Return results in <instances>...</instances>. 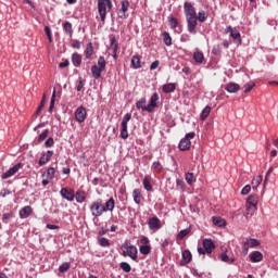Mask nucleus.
Wrapping results in <instances>:
<instances>
[{
  "instance_id": "f257e3e1",
  "label": "nucleus",
  "mask_w": 278,
  "mask_h": 278,
  "mask_svg": "<svg viewBox=\"0 0 278 278\" xmlns=\"http://www.w3.org/2000/svg\"><path fill=\"white\" fill-rule=\"evenodd\" d=\"M184 12L189 34H197V25H199V23L197 22V11L194 10L192 2L186 1L184 3Z\"/></svg>"
},
{
  "instance_id": "f03ea898",
  "label": "nucleus",
  "mask_w": 278,
  "mask_h": 278,
  "mask_svg": "<svg viewBox=\"0 0 278 278\" xmlns=\"http://www.w3.org/2000/svg\"><path fill=\"white\" fill-rule=\"evenodd\" d=\"M112 0H98V12L102 23H105V16H108V10H112Z\"/></svg>"
},
{
  "instance_id": "7ed1b4c3",
  "label": "nucleus",
  "mask_w": 278,
  "mask_h": 278,
  "mask_svg": "<svg viewBox=\"0 0 278 278\" xmlns=\"http://www.w3.org/2000/svg\"><path fill=\"white\" fill-rule=\"evenodd\" d=\"M123 253L122 255L124 257H130L134 262L138 260V248L136 245H129V243L125 242L122 244Z\"/></svg>"
},
{
  "instance_id": "20e7f679",
  "label": "nucleus",
  "mask_w": 278,
  "mask_h": 278,
  "mask_svg": "<svg viewBox=\"0 0 278 278\" xmlns=\"http://www.w3.org/2000/svg\"><path fill=\"white\" fill-rule=\"evenodd\" d=\"M91 215L96 218H99V216H103V213H105L103 208V200L98 199L94 202L91 203L89 207Z\"/></svg>"
},
{
  "instance_id": "39448f33",
  "label": "nucleus",
  "mask_w": 278,
  "mask_h": 278,
  "mask_svg": "<svg viewBox=\"0 0 278 278\" xmlns=\"http://www.w3.org/2000/svg\"><path fill=\"white\" fill-rule=\"evenodd\" d=\"M241 247H242L241 253L243 255H249V250L250 249H257V247H260V240L249 238V239H247L245 241H243L241 243Z\"/></svg>"
},
{
  "instance_id": "423d86ee",
  "label": "nucleus",
  "mask_w": 278,
  "mask_h": 278,
  "mask_svg": "<svg viewBox=\"0 0 278 278\" xmlns=\"http://www.w3.org/2000/svg\"><path fill=\"white\" fill-rule=\"evenodd\" d=\"M257 203H260V197L257 194H251L247 199V210L248 214H253L257 211Z\"/></svg>"
},
{
  "instance_id": "0eeeda50",
  "label": "nucleus",
  "mask_w": 278,
  "mask_h": 278,
  "mask_svg": "<svg viewBox=\"0 0 278 278\" xmlns=\"http://www.w3.org/2000/svg\"><path fill=\"white\" fill-rule=\"evenodd\" d=\"M129 121H131V114L126 113L122 119L121 138H123V140L129 138V132L127 131V123H129Z\"/></svg>"
},
{
  "instance_id": "6e6552de",
  "label": "nucleus",
  "mask_w": 278,
  "mask_h": 278,
  "mask_svg": "<svg viewBox=\"0 0 278 278\" xmlns=\"http://www.w3.org/2000/svg\"><path fill=\"white\" fill-rule=\"evenodd\" d=\"M21 168H23V163L15 164L13 167L2 173L1 179H10V177H14V174L21 170Z\"/></svg>"
},
{
  "instance_id": "1a4fd4ad",
  "label": "nucleus",
  "mask_w": 278,
  "mask_h": 278,
  "mask_svg": "<svg viewBox=\"0 0 278 278\" xmlns=\"http://www.w3.org/2000/svg\"><path fill=\"white\" fill-rule=\"evenodd\" d=\"M88 118V113L86 112V108L78 106L75 111V121L77 123H84Z\"/></svg>"
},
{
  "instance_id": "9d476101",
  "label": "nucleus",
  "mask_w": 278,
  "mask_h": 278,
  "mask_svg": "<svg viewBox=\"0 0 278 278\" xmlns=\"http://www.w3.org/2000/svg\"><path fill=\"white\" fill-rule=\"evenodd\" d=\"M60 194L65 201H75V190L71 188H62Z\"/></svg>"
},
{
  "instance_id": "9b49d317",
  "label": "nucleus",
  "mask_w": 278,
  "mask_h": 278,
  "mask_svg": "<svg viewBox=\"0 0 278 278\" xmlns=\"http://www.w3.org/2000/svg\"><path fill=\"white\" fill-rule=\"evenodd\" d=\"M202 247L207 253V255H211V253H213V251L216 249V244L212 239H203Z\"/></svg>"
},
{
  "instance_id": "f8f14e48",
  "label": "nucleus",
  "mask_w": 278,
  "mask_h": 278,
  "mask_svg": "<svg viewBox=\"0 0 278 278\" xmlns=\"http://www.w3.org/2000/svg\"><path fill=\"white\" fill-rule=\"evenodd\" d=\"M51 157H53V151L48 150L47 152H42L38 161V165L45 166V164H47L48 162H51Z\"/></svg>"
},
{
  "instance_id": "ddd939ff",
  "label": "nucleus",
  "mask_w": 278,
  "mask_h": 278,
  "mask_svg": "<svg viewBox=\"0 0 278 278\" xmlns=\"http://www.w3.org/2000/svg\"><path fill=\"white\" fill-rule=\"evenodd\" d=\"M129 10V0H123L122 7L117 12L118 18H127V11Z\"/></svg>"
},
{
  "instance_id": "4468645a",
  "label": "nucleus",
  "mask_w": 278,
  "mask_h": 278,
  "mask_svg": "<svg viewBox=\"0 0 278 278\" xmlns=\"http://www.w3.org/2000/svg\"><path fill=\"white\" fill-rule=\"evenodd\" d=\"M157 101H160V96L157 94V92H154L151 98H150V102L148 104V112L151 113L155 110V108H157Z\"/></svg>"
},
{
  "instance_id": "2eb2a0df",
  "label": "nucleus",
  "mask_w": 278,
  "mask_h": 278,
  "mask_svg": "<svg viewBox=\"0 0 278 278\" xmlns=\"http://www.w3.org/2000/svg\"><path fill=\"white\" fill-rule=\"evenodd\" d=\"M192 262V252L190 250L182 251V258L180 261V266H188Z\"/></svg>"
},
{
  "instance_id": "dca6fc26",
  "label": "nucleus",
  "mask_w": 278,
  "mask_h": 278,
  "mask_svg": "<svg viewBox=\"0 0 278 278\" xmlns=\"http://www.w3.org/2000/svg\"><path fill=\"white\" fill-rule=\"evenodd\" d=\"M148 225H149V229H151L152 231H159V229L162 227L160 225V218L157 217L150 218L148 222Z\"/></svg>"
},
{
  "instance_id": "f3484780",
  "label": "nucleus",
  "mask_w": 278,
  "mask_h": 278,
  "mask_svg": "<svg viewBox=\"0 0 278 278\" xmlns=\"http://www.w3.org/2000/svg\"><path fill=\"white\" fill-rule=\"evenodd\" d=\"M33 212L34 210L31 208V206L26 205L20 210L18 212L20 218H29Z\"/></svg>"
},
{
  "instance_id": "a211bd4d",
  "label": "nucleus",
  "mask_w": 278,
  "mask_h": 278,
  "mask_svg": "<svg viewBox=\"0 0 278 278\" xmlns=\"http://www.w3.org/2000/svg\"><path fill=\"white\" fill-rule=\"evenodd\" d=\"M262 260H264V254H262L260 251H253L250 254V262L253 264H257L258 262H262Z\"/></svg>"
},
{
  "instance_id": "6ab92c4d",
  "label": "nucleus",
  "mask_w": 278,
  "mask_h": 278,
  "mask_svg": "<svg viewBox=\"0 0 278 278\" xmlns=\"http://www.w3.org/2000/svg\"><path fill=\"white\" fill-rule=\"evenodd\" d=\"M190 147H192V142L188 138H182L178 144L180 151H190Z\"/></svg>"
},
{
  "instance_id": "aec40b11",
  "label": "nucleus",
  "mask_w": 278,
  "mask_h": 278,
  "mask_svg": "<svg viewBox=\"0 0 278 278\" xmlns=\"http://www.w3.org/2000/svg\"><path fill=\"white\" fill-rule=\"evenodd\" d=\"M114 207H116V202L114 201V198H110L105 205H103L104 212H114Z\"/></svg>"
},
{
  "instance_id": "412c9836",
  "label": "nucleus",
  "mask_w": 278,
  "mask_h": 278,
  "mask_svg": "<svg viewBox=\"0 0 278 278\" xmlns=\"http://www.w3.org/2000/svg\"><path fill=\"white\" fill-rule=\"evenodd\" d=\"M193 60L197 62V64H203L205 55H203V52H201L199 49H195L193 52Z\"/></svg>"
},
{
  "instance_id": "4be33fe9",
  "label": "nucleus",
  "mask_w": 278,
  "mask_h": 278,
  "mask_svg": "<svg viewBox=\"0 0 278 278\" xmlns=\"http://www.w3.org/2000/svg\"><path fill=\"white\" fill-rule=\"evenodd\" d=\"M137 110H142L143 112H149V105H147V98H141L136 102Z\"/></svg>"
},
{
  "instance_id": "5701e85b",
  "label": "nucleus",
  "mask_w": 278,
  "mask_h": 278,
  "mask_svg": "<svg viewBox=\"0 0 278 278\" xmlns=\"http://www.w3.org/2000/svg\"><path fill=\"white\" fill-rule=\"evenodd\" d=\"M110 48L113 49V59L116 60L118 58L116 54L118 52V42L116 41V37L111 38Z\"/></svg>"
},
{
  "instance_id": "b1692460",
  "label": "nucleus",
  "mask_w": 278,
  "mask_h": 278,
  "mask_svg": "<svg viewBox=\"0 0 278 278\" xmlns=\"http://www.w3.org/2000/svg\"><path fill=\"white\" fill-rule=\"evenodd\" d=\"M225 90L230 93H236L238 90H240V85L236 83H229L226 85Z\"/></svg>"
},
{
  "instance_id": "393cba45",
  "label": "nucleus",
  "mask_w": 278,
  "mask_h": 278,
  "mask_svg": "<svg viewBox=\"0 0 278 278\" xmlns=\"http://www.w3.org/2000/svg\"><path fill=\"white\" fill-rule=\"evenodd\" d=\"M101 73H103V70H101V67H99L98 65L91 66V74H92L93 79H100Z\"/></svg>"
},
{
  "instance_id": "a878e982",
  "label": "nucleus",
  "mask_w": 278,
  "mask_h": 278,
  "mask_svg": "<svg viewBox=\"0 0 278 278\" xmlns=\"http://www.w3.org/2000/svg\"><path fill=\"white\" fill-rule=\"evenodd\" d=\"M174 90H177V86L173 83H168L163 86V92L165 94H170Z\"/></svg>"
},
{
  "instance_id": "bb28decb",
  "label": "nucleus",
  "mask_w": 278,
  "mask_h": 278,
  "mask_svg": "<svg viewBox=\"0 0 278 278\" xmlns=\"http://www.w3.org/2000/svg\"><path fill=\"white\" fill-rule=\"evenodd\" d=\"M140 55H134L131 58L130 64L132 66V68L138 70V68H142V65L140 64Z\"/></svg>"
},
{
  "instance_id": "cd10ccee",
  "label": "nucleus",
  "mask_w": 278,
  "mask_h": 278,
  "mask_svg": "<svg viewBox=\"0 0 278 278\" xmlns=\"http://www.w3.org/2000/svg\"><path fill=\"white\" fill-rule=\"evenodd\" d=\"M163 36V42L166 47H170V45H173V37H170V33L168 31H164L162 34Z\"/></svg>"
},
{
  "instance_id": "c85d7f7f",
  "label": "nucleus",
  "mask_w": 278,
  "mask_h": 278,
  "mask_svg": "<svg viewBox=\"0 0 278 278\" xmlns=\"http://www.w3.org/2000/svg\"><path fill=\"white\" fill-rule=\"evenodd\" d=\"M218 257L220 262H225L226 264H233V262H236L235 257L229 258V255L225 252H223Z\"/></svg>"
},
{
  "instance_id": "c756f323",
  "label": "nucleus",
  "mask_w": 278,
  "mask_h": 278,
  "mask_svg": "<svg viewBox=\"0 0 278 278\" xmlns=\"http://www.w3.org/2000/svg\"><path fill=\"white\" fill-rule=\"evenodd\" d=\"M74 197L77 203H84L86 201V191L78 190Z\"/></svg>"
},
{
  "instance_id": "7c9ffc66",
  "label": "nucleus",
  "mask_w": 278,
  "mask_h": 278,
  "mask_svg": "<svg viewBox=\"0 0 278 278\" xmlns=\"http://www.w3.org/2000/svg\"><path fill=\"white\" fill-rule=\"evenodd\" d=\"M213 224L216 227H226L227 226V222L224 218L216 217V216L213 217Z\"/></svg>"
},
{
  "instance_id": "2f4dec72",
  "label": "nucleus",
  "mask_w": 278,
  "mask_h": 278,
  "mask_svg": "<svg viewBox=\"0 0 278 278\" xmlns=\"http://www.w3.org/2000/svg\"><path fill=\"white\" fill-rule=\"evenodd\" d=\"M185 179L188 186H192L197 181V178H194V174L190 172L185 174Z\"/></svg>"
},
{
  "instance_id": "473e14b6",
  "label": "nucleus",
  "mask_w": 278,
  "mask_h": 278,
  "mask_svg": "<svg viewBox=\"0 0 278 278\" xmlns=\"http://www.w3.org/2000/svg\"><path fill=\"white\" fill-rule=\"evenodd\" d=\"M142 185L144 190H147V192H152L153 191V186L151 185V181L149 180V177H144L142 180Z\"/></svg>"
},
{
  "instance_id": "72a5a7b5",
  "label": "nucleus",
  "mask_w": 278,
  "mask_h": 278,
  "mask_svg": "<svg viewBox=\"0 0 278 278\" xmlns=\"http://www.w3.org/2000/svg\"><path fill=\"white\" fill-rule=\"evenodd\" d=\"M92 51H93L92 42H88L87 47H86V50H85L86 60H90L92 58Z\"/></svg>"
},
{
  "instance_id": "f704fd0d",
  "label": "nucleus",
  "mask_w": 278,
  "mask_h": 278,
  "mask_svg": "<svg viewBox=\"0 0 278 278\" xmlns=\"http://www.w3.org/2000/svg\"><path fill=\"white\" fill-rule=\"evenodd\" d=\"M72 62L74 66H81V55L79 53H74L72 55Z\"/></svg>"
},
{
  "instance_id": "c9c22d12",
  "label": "nucleus",
  "mask_w": 278,
  "mask_h": 278,
  "mask_svg": "<svg viewBox=\"0 0 278 278\" xmlns=\"http://www.w3.org/2000/svg\"><path fill=\"white\" fill-rule=\"evenodd\" d=\"M210 112H212V108L210 105H206L200 115L201 121H205V118H207V116H210Z\"/></svg>"
},
{
  "instance_id": "e433bc0d",
  "label": "nucleus",
  "mask_w": 278,
  "mask_h": 278,
  "mask_svg": "<svg viewBox=\"0 0 278 278\" xmlns=\"http://www.w3.org/2000/svg\"><path fill=\"white\" fill-rule=\"evenodd\" d=\"M140 197H141L140 189H134V191H132V199H134V202L137 205H140Z\"/></svg>"
},
{
  "instance_id": "4c0bfd02",
  "label": "nucleus",
  "mask_w": 278,
  "mask_h": 278,
  "mask_svg": "<svg viewBox=\"0 0 278 278\" xmlns=\"http://www.w3.org/2000/svg\"><path fill=\"white\" fill-rule=\"evenodd\" d=\"M197 21H199V23H205V21H207V13H205V11H199Z\"/></svg>"
},
{
  "instance_id": "58836bf2",
  "label": "nucleus",
  "mask_w": 278,
  "mask_h": 278,
  "mask_svg": "<svg viewBox=\"0 0 278 278\" xmlns=\"http://www.w3.org/2000/svg\"><path fill=\"white\" fill-rule=\"evenodd\" d=\"M262 181H263V178H262L261 175L254 177V178L252 179V188H253V190H255L256 188H258V187H260V184H262Z\"/></svg>"
},
{
  "instance_id": "ea45409f",
  "label": "nucleus",
  "mask_w": 278,
  "mask_h": 278,
  "mask_svg": "<svg viewBox=\"0 0 278 278\" xmlns=\"http://www.w3.org/2000/svg\"><path fill=\"white\" fill-rule=\"evenodd\" d=\"M230 38H232V40L237 41V42H242V38L240 36V33L238 31V29H233L232 33L230 34Z\"/></svg>"
},
{
  "instance_id": "a19ab883",
  "label": "nucleus",
  "mask_w": 278,
  "mask_h": 278,
  "mask_svg": "<svg viewBox=\"0 0 278 278\" xmlns=\"http://www.w3.org/2000/svg\"><path fill=\"white\" fill-rule=\"evenodd\" d=\"M190 233V228H186L182 229L178 232V235L176 236L177 240H184V238H186V236H188Z\"/></svg>"
},
{
  "instance_id": "79ce46f5",
  "label": "nucleus",
  "mask_w": 278,
  "mask_h": 278,
  "mask_svg": "<svg viewBox=\"0 0 278 278\" xmlns=\"http://www.w3.org/2000/svg\"><path fill=\"white\" fill-rule=\"evenodd\" d=\"M43 175L46 179H53V177H55V168L49 167Z\"/></svg>"
},
{
  "instance_id": "37998d69",
  "label": "nucleus",
  "mask_w": 278,
  "mask_h": 278,
  "mask_svg": "<svg viewBox=\"0 0 278 278\" xmlns=\"http://www.w3.org/2000/svg\"><path fill=\"white\" fill-rule=\"evenodd\" d=\"M139 252L141 255H149V253H151V245H140Z\"/></svg>"
},
{
  "instance_id": "c03bdc74",
  "label": "nucleus",
  "mask_w": 278,
  "mask_h": 278,
  "mask_svg": "<svg viewBox=\"0 0 278 278\" xmlns=\"http://www.w3.org/2000/svg\"><path fill=\"white\" fill-rule=\"evenodd\" d=\"M119 268L124 271V273H131V265H129V263L127 262H122L119 264Z\"/></svg>"
},
{
  "instance_id": "a18cd8bd",
  "label": "nucleus",
  "mask_w": 278,
  "mask_h": 278,
  "mask_svg": "<svg viewBox=\"0 0 278 278\" xmlns=\"http://www.w3.org/2000/svg\"><path fill=\"white\" fill-rule=\"evenodd\" d=\"M64 31L68 34L70 36H73V24L71 22H65L63 25Z\"/></svg>"
},
{
  "instance_id": "49530a36",
  "label": "nucleus",
  "mask_w": 278,
  "mask_h": 278,
  "mask_svg": "<svg viewBox=\"0 0 278 278\" xmlns=\"http://www.w3.org/2000/svg\"><path fill=\"white\" fill-rule=\"evenodd\" d=\"M55 108V89L52 92L51 100H50V106H49V113H53V109Z\"/></svg>"
},
{
  "instance_id": "de8ad7c7",
  "label": "nucleus",
  "mask_w": 278,
  "mask_h": 278,
  "mask_svg": "<svg viewBox=\"0 0 278 278\" xmlns=\"http://www.w3.org/2000/svg\"><path fill=\"white\" fill-rule=\"evenodd\" d=\"M71 269V263H68V262H65V263H63L62 265H60V267H59V271L60 273H68V270Z\"/></svg>"
},
{
  "instance_id": "09e8293b",
  "label": "nucleus",
  "mask_w": 278,
  "mask_h": 278,
  "mask_svg": "<svg viewBox=\"0 0 278 278\" xmlns=\"http://www.w3.org/2000/svg\"><path fill=\"white\" fill-rule=\"evenodd\" d=\"M106 62H105V58L104 56H99L98 59V68L105 71V66H106Z\"/></svg>"
},
{
  "instance_id": "8fccbe9b",
  "label": "nucleus",
  "mask_w": 278,
  "mask_h": 278,
  "mask_svg": "<svg viewBox=\"0 0 278 278\" xmlns=\"http://www.w3.org/2000/svg\"><path fill=\"white\" fill-rule=\"evenodd\" d=\"M98 244H100V247H110V240H108L105 237H100L98 238Z\"/></svg>"
},
{
  "instance_id": "3c124183",
  "label": "nucleus",
  "mask_w": 278,
  "mask_h": 278,
  "mask_svg": "<svg viewBox=\"0 0 278 278\" xmlns=\"http://www.w3.org/2000/svg\"><path fill=\"white\" fill-rule=\"evenodd\" d=\"M49 136V129H45L38 137V142H45Z\"/></svg>"
},
{
  "instance_id": "603ef678",
  "label": "nucleus",
  "mask_w": 278,
  "mask_h": 278,
  "mask_svg": "<svg viewBox=\"0 0 278 278\" xmlns=\"http://www.w3.org/2000/svg\"><path fill=\"white\" fill-rule=\"evenodd\" d=\"M168 23L172 29H177V25H179V22L175 17H168Z\"/></svg>"
},
{
  "instance_id": "864d4df0",
  "label": "nucleus",
  "mask_w": 278,
  "mask_h": 278,
  "mask_svg": "<svg viewBox=\"0 0 278 278\" xmlns=\"http://www.w3.org/2000/svg\"><path fill=\"white\" fill-rule=\"evenodd\" d=\"M152 168L153 170H155L156 173H161L162 172V163H160V161H155L153 164H152Z\"/></svg>"
},
{
  "instance_id": "5fc2aeb1",
  "label": "nucleus",
  "mask_w": 278,
  "mask_h": 278,
  "mask_svg": "<svg viewBox=\"0 0 278 278\" xmlns=\"http://www.w3.org/2000/svg\"><path fill=\"white\" fill-rule=\"evenodd\" d=\"M54 144L55 140H53V137H49L45 142L46 149H51V147H53Z\"/></svg>"
},
{
  "instance_id": "6e6d98bb",
  "label": "nucleus",
  "mask_w": 278,
  "mask_h": 278,
  "mask_svg": "<svg viewBox=\"0 0 278 278\" xmlns=\"http://www.w3.org/2000/svg\"><path fill=\"white\" fill-rule=\"evenodd\" d=\"M252 88H255V83H248V84H245L244 85V93L247 94V93L251 92Z\"/></svg>"
},
{
  "instance_id": "4d7b16f0",
  "label": "nucleus",
  "mask_w": 278,
  "mask_h": 278,
  "mask_svg": "<svg viewBox=\"0 0 278 278\" xmlns=\"http://www.w3.org/2000/svg\"><path fill=\"white\" fill-rule=\"evenodd\" d=\"M212 53H213V55H220L223 53V50L220 49V46L219 45L214 46L213 49H212Z\"/></svg>"
},
{
  "instance_id": "13d9d810",
  "label": "nucleus",
  "mask_w": 278,
  "mask_h": 278,
  "mask_svg": "<svg viewBox=\"0 0 278 278\" xmlns=\"http://www.w3.org/2000/svg\"><path fill=\"white\" fill-rule=\"evenodd\" d=\"M150 240H149V237H144L142 236L141 239H140V243H141V247H149Z\"/></svg>"
},
{
  "instance_id": "bf43d9fd",
  "label": "nucleus",
  "mask_w": 278,
  "mask_h": 278,
  "mask_svg": "<svg viewBox=\"0 0 278 278\" xmlns=\"http://www.w3.org/2000/svg\"><path fill=\"white\" fill-rule=\"evenodd\" d=\"M14 216V213H12V212H10V213H4L3 215H2V220H3V223H8V222H5V220H10V218H12Z\"/></svg>"
},
{
  "instance_id": "052dcab7",
  "label": "nucleus",
  "mask_w": 278,
  "mask_h": 278,
  "mask_svg": "<svg viewBox=\"0 0 278 278\" xmlns=\"http://www.w3.org/2000/svg\"><path fill=\"white\" fill-rule=\"evenodd\" d=\"M176 186H177L178 188H180V190H184V188H186V182H184L182 179H177V180H176Z\"/></svg>"
},
{
  "instance_id": "680f3d73",
  "label": "nucleus",
  "mask_w": 278,
  "mask_h": 278,
  "mask_svg": "<svg viewBox=\"0 0 278 278\" xmlns=\"http://www.w3.org/2000/svg\"><path fill=\"white\" fill-rule=\"evenodd\" d=\"M73 49H81V42L77 39H75L72 43Z\"/></svg>"
},
{
  "instance_id": "e2e57ef3",
  "label": "nucleus",
  "mask_w": 278,
  "mask_h": 278,
  "mask_svg": "<svg viewBox=\"0 0 278 278\" xmlns=\"http://www.w3.org/2000/svg\"><path fill=\"white\" fill-rule=\"evenodd\" d=\"M251 192V187L249 185L244 186L241 190V194L247 195Z\"/></svg>"
},
{
  "instance_id": "0e129e2a",
  "label": "nucleus",
  "mask_w": 278,
  "mask_h": 278,
  "mask_svg": "<svg viewBox=\"0 0 278 278\" xmlns=\"http://www.w3.org/2000/svg\"><path fill=\"white\" fill-rule=\"evenodd\" d=\"M189 40H190V35H188V34L181 35V37H180L181 42H189Z\"/></svg>"
},
{
  "instance_id": "69168bd1",
  "label": "nucleus",
  "mask_w": 278,
  "mask_h": 278,
  "mask_svg": "<svg viewBox=\"0 0 278 278\" xmlns=\"http://www.w3.org/2000/svg\"><path fill=\"white\" fill-rule=\"evenodd\" d=\"M160 66V61H154L150 65V71H155Z\"/></svg>"
},
{
  "instance_id": "338daca9",
  "label": "nucleus",
  "mask_w": 278,
  "mask_h": 278,
  "mask_svg": "<svg viewBox=\"0 0 278 278\" xmlns=\"http://www.w3.org/2000/svg\"><path fill=\"white\" fill-rule=\"evenodd\" d=\"M197 136V134H194V132H188V134H186V136H185V138H187V140H192L194 137Z\"/></svg>"
},
{
  "instance_id": "774afa93",
  "label": "nucleus",
  "mask_w": 278,
  "mask_h": 278,
  "mask_svg": "<svg viewBox=\"0 0 278 278\" xmlns=\"http://www.w3.org/2000/svg\"><path fill=\"white\" fill-rule=\"evenodd\" d=\"M68 64H70L68 60H65L64 62L59 64V67L60 68H66V66H68Z\"/></svg>"
}]
</instances>
